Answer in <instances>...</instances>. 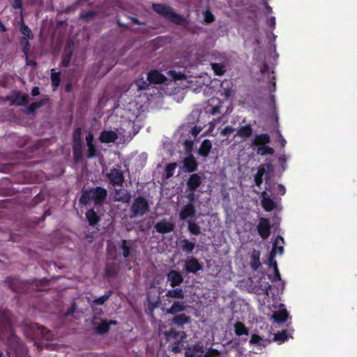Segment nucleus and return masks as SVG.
Segmentation results:
<instances>
[{
  "instance_id": "nucleus-5",
  "label": "nucleus",
  "mask_w": 357,
  "mask_h": 357,
  "mask_svg": "<svg viewBox=\"0 0 357 357\" xmlns=\"http://www.w3.org/2000/svg\"><path fill=\"white\" fill-rule=\"evenodd\" d=\"M149 211V205L147 199L142 196H139L134 199L130 208L132 217H141Z\"/></svg>"
},
{
  "instance_id": "nucleus-40",
  "label": "nucleus",
  "mask_w": 357,
  "mask_h": 357,
  "mask_svg": "<svg viewBox=\"0 0 357 357\" xmlns=\"http://www.w3.org/2000/svg\"><path fill=\"white\" fill-rule=\"evenodd\" d=\"M109 324L106 320H102L101 323L96 326V333L98 334H105L109 330Z\"/></svg>"
},
{
  "instance_id": "nucleus-37",
  "label": "nucleus",
  "mask_w": 357,
  "mask_h": 357,
  "mask_svg": "<svg viewBox=\"0 0 357 357\" xmlns=\"http://www.w3.org/2000/svg\"><path fill=\"white\" fill-rule=\"evenodd\" d=\"M270 340H264L259 335L253 334L249 341L250 344H257L259 346L266 347L267 344L270 343Z\"/></svg>"
},
{
  "instance_id": "nucleus-4",
  "label": "nucleus",
  "mask_w": 357,
  "mask_h": 357,
  "mask_svg": "<svg viewBox=\"0 0 357 357\" xmlns=\"http://www.w3.org/2000/svg\"><path fill=\"white\" fill-rule=\"evenodd\" d=\"M73 153L76 162L83 160V141L80 127L75 128L73 133Z\"/></svg>"
},
{
  "instance_id": "nucleus-2",
  "label": "nucleus",
  "mask_w": 357,
  "mask_h": 357,
  "mask_svg": "<svg viewBox=\"0 0 357 357\" xmlns=\"http://www.w3.org/2000/svg\"><path fill=\"white\" fill-rule=\"evenodd\" d=\"M4 282L14 292L25 293L30 285L37 291H43L48 285V281L45 279L28 282L21 280L19 278L9 276L6 278Z\"/></svg>"
},
{
  "instance_id": "nucleus-64",
  "label": "nucleus",
  "mask_w": 357,
  "mask_h": 357,
  "mask_svg": "<svg viewBox=\"0 0 357 357\" xmlns=\"http://www.w3.org/2000/svg\"><path fill=\"white\" fill-rule=\"evenodd\" d=\"M267 24L271 26L272 29H275V17H271L267 20Z\"/></svg>"
},
{
  "instance_id": "nucleus-59",
  "label": "nucleus",
  "mask_w": 357,
  "mask_h": 357,
  "mask_svg": "<svg viewBox=\"0 0 357 357\" xmlns=\"http://www.w3.org/2000/svg\"><path fill=\"white\" fill-rule=\"evenodd\" d=\"M277 194L284 195L286 193V188L282 184H278L276 188Z\"/></svg>"
},
{
  "instance_id": "nucleus-22",
  "label": "nucleus",
  "mask_w": 357,
  "mask_h": 357,
  "mask_svg": "<svg viewBox=\"0 0 357 357\" xmlns=\"http://www.w3.org/2000/svg\"><path fill=\"white\" fill-rule=\"evenodd\" d=\"M195 208L191 203L185 205L180 212V218L181 220H186L188 218H192L195 215Z\"/></svg>"
},
{
  "instance_id": "nucleus-21",
  "label": "nucleus",
  "mask_w": 357,
  "mask_h": 357,
  "mask_svg": "<svg viewBox=\"0 0 357 357\" xmlns=\"http://www.w3.org/2000/svg\"><path fill=\"white\" fill-rule=\"evenodd\" d=\"M212 149V143L210 139H206L202 141L198 149V154L203 157L206 158L208 156Z\"/></svg>"
},
{
  "instance_id": "nucleus-49",
  "label": "nucleus",
  "mask_w": 357,
  "mask_h": 357,
  "mask_svg": "<svg viewBox=\"0 0 357 357\" xmlns=\"http://www.w3.org/2000/svg\"><path fill=\"white\" fill-rule=\"evenodd\" d=\"M98 225H93V224H91V225H86V229H87V231H91V235H88L86 234V238H90L91 239L89 240L90 242L92 241L93 238H94V236L96 235V229H98V227H96Z\"/></svg>"
},
{
  "instance_id": "nucleus-54",
  "label": "nucleus",
  "mask_w": 357,
  "mask_h": 357,
  "mask_svg": "<svg viewBox=\"0 0 357 357\" xmlns=\"http://www.w3.org/2000/svg\"><path fill=\"white\" fill-rule=\"evenodd\" d=\"M11 5H12L13 8L15 10L20 9L21 14H22V10H23L22 0H13Z\"/></svg>"
},
{
  "instance_id": "nucleus-6",
  "label": "nucleus",
  "mask_w": 357,
  "mask_h": 357,
  "mask_svg": "<svg viewBox=\"0 0 357 357\" xmlns=\"http://www.w3.org/2000/svg\"><path fill=\"white\" fill-rule=\"evenodd\" d=\"M0 333H9L14 336L10 312L6 308L0 309Z\"/></svg>"
},
{
  "instance_id": "nucleus-32",
  "label": "nucleus",
  "mask_w": 357,
  "mask_h": 357,
  "mask_svg": "<svg viewBox=\"0 0 357 357\" xmlns=\"http://www.w3.org/2000/svg\"><path fill=\"white\" fill-rule=\"evenodd\" d=\"M20 31L23 35L22 38H27L28 39H33L34 38L31 29L24 23L22 17L20 22Z\"/></svg>"
},
{
  "instance_id": "nucleus-17",
  "label": "nucleus",
  "mask_w": 357,
  "mask_h": 357,
  "mask_svg": "<svg viewBox=\"0 0 357 357\" xmlns=\"http://www.w3.org/2000/svg\"><path fill=\"white\" fill-rule=\"evenodd\" d=\"M186 305L183 301H175L172 303L169 308L167 309L166 314L171 315H176L183 314L186 309Z\"/></svg>"
},
{
  "instance_id": "nucleus-42",
  "label": "nucleus",
  "mask_w": 357,
  "mask_h": 357,
  "mask_svg": "<svg viewBox=\"0 0 357 357\" xmlns=\"http://www.w3.org/2000/svg\"><path fill=\"white\" fill-rule=\"evenodd\" d=\"M30 39H28L27 38H20V45L22 46V51L24 53L26 59L29 57V52L30 51L31 48V44L29 43Z\"/></svg>"
},
{
  "instance_id": "nucleus-14",
  "label": "nucleus",
  "mask_w": 357,
  "mask_h": 357,
  "mask_svg": "<svg viewBox=\"0 0 357 357\" xmlns=\"http://www.w3.org/2000/svg\"><path fill=\"white\" fill-rule=\"evenodd\" d=\"M202 177L199 174L194 173L190 175L186 186L188 190L195 191L202 183Z\"/></svg>"
},
{
  "instance_id": "nucleus-43",
  "label": "nucleus",
  "mask_w": 357,
  "mask_h": 357,
  "mask_svg": "<svg viewBox=\"0 0 357 357\" xmlns=\"http://www.w3.org/2000/svg\"><path fill=\"white\" fill-rule=\"evenodd\" d=\"M211 68L215 75L221 76L226 72L225 66L222 63H214L211 64Z\"/></svg>"
},
{
  "instance_id": "nucleus-12",
  "label": "nucleus",
  "mask_w": 357,
  "mask_h": 357,
  "mask_svg": "<svg viewBox=\"0 0 357 357\" xmlns=\"http://www.w3.org/2000/svg\"><path fill=\"white\" fill-rule=\"evenodd\" d=\"M107 177L114 186H121L124 182V176L123 172L116 168L112 169L110 172L107 174Z\"/></svg>"
},
{
  "instance_id": "nucleus-52",
  "label": "nucleus",
  "mask_w": 357,
  "mask_h": 357,
  "mask_svg": "<svg viewBox=\"0 0 357 357\" xmlns=\"http://www.w3.org/2000/svg\"><path fill=\"white\" fill-rule=\"evenodd\" d=\"M235 128L231 126H227L220 131V135L223 137L227 136L229 134L233 132Z\"/></svg>"
},
{
  "instance_id": "nucleus-50",
  "label": "nucleus",
  "mask_w": 357,
  "mask_h": 357,
  "mask_svg": "<svg viewBox=\"0 0 357 357\" xmlns=\"http://www.w3.org/2000/svg\"><path fill=\"white\" fill-rule=\"evenodd\" d=\"M87 158H93L94 157L96 156V154H97V149H96V145L93 144H91V145H87Z\"/></svg>"
},
{
  "instance_id": "nucleus-39",
  "label": "nucleus",
  "mask_w": 357,
  "mask_h": 357,
  "mask_svg": "<svg viewBox=\"0 0 357 357\" xmlns=\"http://www.w3.org/2000/svg\"><path fill=\"white\" fill-rule=\"evenodd\" d=\"M61 73L60 72H56L55 69L53 68L51 70V82L52 86L56 89L57 88L61 83V78H60Z\"/></svg>"
},
{
  "instance_id": "nucleus-19",
  "label": "nucleus",
  "mask_w": 357,
  "mask_h": 357,
  "mask_svg": "<svg viewBox=\"0 0 357 357\" xmlns=\"http://www.w3.org/2000/svg\"><path fill=\"white\" fill-rule=\"evenodd\" d=\"M272 317L278 324H282L287 321L289 318V313L284 307V305H282L278 311L274 312Z\"/></svg>"
},
{
  "instance_id": "nucleus-63",
  "label": "nucleus",
  "mask_w": 357,
  "mask_h": 357,
  "mask_svg": "<svg viewBox=\"0 0 357 357\" xmlns=\"http://www.w3.org/2000/svg\"><path fill=\"white\" fill-rule=\"evenodd\" d=\"M185 357H201V354H196L195 352H194L191 349H188L185 352Z\"/></svg>"
},
{
  "instance_id": "nucleus-10",
  "label": "nucleus",
  "mask_w": 357,
  "mask_h": 357,
  "mask_svg": "<svg viewBox=\"0 0 357 357\" xmlns=\"http://www.w3.org/2000/svg\"><path fill=\"white\" fill-rule=\"evenodd\" d=\"M167 281L172 288L180 286L183 282V276L181 273L176 270L169 271L167 275Z\"/></svg>"
},
{
  "instance_id": "nucleus-62",
  "label": "nucleus",
  "mask_w": 357,
  "mask_h": 357,
  "mask_svg": "<svg viewBox=\"0 0 357 357\" xmlns=\"http://www.w3.org/2000/svg\"><path fill=\"white\" fill-rule=\"evenodd\" d=\"M158 307V302H149L148 304V308L151 311V312L153 314V312L154 309L157 308Z\"/></svg>"
},
{
  "instance_id": "nucleus-47",
  "label": "nucleus",
  "mask_w": 357,
  "mask_h": 357,
  "mask_svg": "<svg viewBox=\"0 0 357 357\" xmlns=\"http://www.w3.org/2000/svg\"><path fill=\"white\" fill-rule=\"evenodd\" d=\"M135 84L139 91L148 89L150 85L149 82L147 80H145L143 77L138 78L135 81Z\"/></svg>"
},
{
  "instance_id": "nucleus-3",
  "label": "nucleus",
  "mask_w": 357,
  "mask_h": 357,
  "mask_svg": "<svg viewBox=\"0 0 357 357\" xmlns=\"http://www.w3.org/2000/svg\"><path fill=\"white\" fill-rule=\"evenodd\" d=\"M151 8L156 13L169 20L175 24L182 26H186L188 25L186 19L183 15L175 13L173 8L169 6L164 3H152Z\"/></svg>"
},
{
  "instance_id": "nucleus-7",
  "label": "nucleus",
  "mask_w": 357,
  "mask_h": 357,
  "mask_svg": "<svg viewBox=\"0 0 357 357\" xmlns=\"http://www.w3.org/2000/svg\"><path fill=\"white\" fill-rule=\"evenodd\" d=\"M6 100L9 101L10 105L24 106L29 102V96L22 94L20 91L14 90L6 97Z\"/></svg>"
},
{
  "instance_id": "nucleus-41",
  "label": "nucleus",
  "mask_w": 357,
  "mask_h": 357,
  "mask_svg": "<svg viewBox=\"0 0 357 357\" xmlns=\"http://www.w3.org/2000/svg\"><path fill=\"white\" fill-rule=\"evenodd\" d=\"M175 225H155L156 231L161 234H166L174 230Z\"/></svg>"
},
{
  "instance_id": "nucleus-24",
  "label": "nucleus",
  "mask_w": 357,
  "mask_h": 357,
  "mask_svg": "<svg viewBox=\"0 0 357 357\" xmlns=\"http://www.w3.org/2000/svg\"><path fill=\"white\" fill-rule=\"evenodd\" d=\"M260 251L258 250H253L250 256V265L253 271H257L261 266L260 262Z\"/></svg>"
},
{
  "instance_id": "nucleus-28",
  "label": "nucleus",
  "mask_w": 357,
  "mask_h": 357,
  "mask_svg": "<svg viewBox=\"0 0 357 357\" xmlns=\"http://www.w3.org/2000/svg\"><path fill=\"white\" fill-rule=\"evenodd\" d=\"M48 102V99L43 98L39 101L32 102L26 109L25 112L28 114H33L40 107L46 105Z\"/></svg>"
},
{
  "instance_id": "nucleus-60",
  "label": "nucleus",
  "mask_w": 357,
  "mask_h": 357,
  "mask_svg": "<svg viewBox=\"0 0 357 357\" xmlns=\"http://www.w3.org/2000/svg\"><path fill=\"white\" fill-rule=\"evenodd\" d=\"M191 350L195 352L196 354H199L201 355L204 353L203 346H200L199 344H195Z\"/></svg>"
},
{
  "instance_id": "nucleus-57",
  "label": "nucleus",
  "mask_w": 357,
  "mask_h": 357,
  "mask_svg": "<svg viewBox=\"0 0 357 357\" xmlns=\"http://www.w3.org/2000/svg\"><path fill=\"white\" fill-rule=\"evenodd\" d=\"M280 280H281L280 273L279 272L278 264H275V268H274V277H273V281L276 282V281H280Z\"/></svg>"
},
{
  "instance_id": "nucleus-11",
  "label": "nucleus",
  "mask_w": 357,
  "mask_h": 357,
  "mask_svg": "<svg viewBox=\"0 0 357 357\" xmlns=\"http://www.w3.org/2000/svg\"><path fill=\"white\" fill-rule=\"evenodd\" d=\"M171 325L174 326L180 329H184V326L191 322V317L185 313L174 315L169 319Z\"/></svg>"
},
{
  "instance_id": "nucleus-45",
  "label": "nucleus",
  "mask_w": 357,
  "mask_h": 357,
  "mask_svg": "<svg viewBox=\"0 0 357 357\" xmlns=\"http://www.w3.org/2000/svg\"><path fill=\"white\" fill-rule=\"evenodd\" d=\"M274 153V149L268 146L264 145L257 148V154L260 155H273Z\"/></svg>"
},
{
  "instance_id": "nucleus-51",
  "label": "nucleus",
  "mask_w": 357,
  "mask_h": 357,
  "mask_svg": "<svg viewBox=\"0 0 357 357\" xmlns=\"http://www.w3.org/2000/svg\"><path fill=\"white\" fill-rule=\"evenodd\" d=\"M96 15V12L94 11H88L86 13H80L79 15V18L86 21V22H88L89 20L92 19L93 17H94Z\"/></svg>"
},
{
  "instance_id": "nucleus-36",
  "label": "nucleus",
  "mask_w": 357,
  "mask_h": 357,
  "mask_svg": "<svg viewBox=\"0 0 357 357\" xmlns=\"http://www.w3.org/2000/svg\"><path fill=\"white\" fill-rule=\"evenodd\" d=\"M289 337L287 330L284 329L281 332H278L274 335L273 340L278 342V344H282L287 340ZM290 337L292 338V336H290Z\"/></svg>"
},
{
  "instance_id": "nucleus-61",
  "label": "nucleus",
  "mask_w": 357,
  "mask_h": 357,
  "mask_svg": "<svg viewBox=\"0 0 357 357\" xmlns=\"http://www.w3.org/2000/svg\"><path fill=\"white\" fill-rule=\"evenodd\" d=\"M185 197L188 199L189 203H192L195 200V191H190L185 195Z\"/></svg>"
},
{
  "instance_id": "nucleus-16",
  "label": "nucleus",
  "mask_w": 357,
  "mask_h": 357,
  "mask_svg": "<svg viewBox=\"0 0 357 357\" xmlns=\"http://www.w3.org/2000/svg\"><path fill=\"white\" fill-rule=\"evenodd\" d=\"M284 238L278 235L273 243V248L271 251V259L275 258V255L277 254L282 255L284 252Z\"/></svg>"
},
{
  "instance_id": "nucleus-46",
  "label": "nucleus",
  "mask_w": 357,
  "mask_h": 357,
  "mask_svg": "<svg viewBox=\"0 0 357 357\" xmlns=\"http://www.w3.org/2000/svg\"><path fill=\"white\" fill-rule=\"evenodd\" d=\"M112 291L109 290L107 291L103 296L95 299L93 301V303L97 305H103L106 301L112 296Z\"/></svg>"
},
{
  "instance_id": "nucleus-30",
  "label": "nucleus",
  "mask_w": 357,
  "mask_h": 357,
  "mask_svg": "<svg viewBox=\"0 0 357 357\" xmlns=\"http://www.w3.org/2000/svg\"><path fill=\"white\" fill-rule=\"evenodd\" d=\"M234 333L237 336L248 335L249 330L241 321H237L234 325Z\"/></svg>"
},
{
  "instance_id": "nucleus-44",
  "label": "nucleus",
  "mask_w": 357,
  "mask_h": 357,
  "mask_svg": "<svg viewBox=\"0 0 357 357\" xmlns=\"http://www.w3.org/2000/svg\"><path fill=\"white\" fill-rule=\"evenodd\" d=\"M176 167V162H171L166 165L165 169L166 178H169L174 176V171Z\"/></svg>"
},
{
  "instance_id": "nucleus-33",
  "label": "nucleus",
  "mask_w": 357,
  "mask_h": 357,
  "mask_svg": "<svg viewBox=\"0 0 357 357\" xmlns=\"http://www.w3.org/2000/svg\"><path fill=\"white\" fill-rule=\"evenodd\" d=\"M272 225H257V231L263 239L268 238Z\"/></svg>"
},
{
  "instance_id": "nucleus-27",
  "label": "nucleus",
  "mask_w": 357,
  "mask_h": 357,
  "mask_svg": "<svg viewBox=\"0 0 357 357\" xmlns=\"http://www.w3.org/2000/svg\"><path fill=\"white\" fill-rule=\"evenodd\" d=\"M131 199L130 193L124 188L116 190V199L119 202L128 203Z\"/></svg>"
},
{
  "instance_id": "nucleus-38",
  "label": "nucleus",
  "mask_w": 357,
  "mask_h": 357,
  "mask_svg": "<svg viewBox=\"0 0 357 357\" xmlns=\"http://www.w3.org/2000/svg\"><path fill=\"white\" fill-rule=\"evenodd\" d=\"M86 217L88 220V223H98L100 220V216L98 213L95 211L94 208H90L86 213Z\"/></svg>"
},
{
  "instance_id": "nucleus-8",
  "label": "nucleus",
  "mask_w": 357,
  "mask_h": 357,
  "mask_svg": "<svg viewBox=\"0 0 357 357\" xmlns=\"http://www.w3.org/2000/svg\"><path fill=\"white\" fill-rule=\"evenodd\" d=\"M183 270L186 273L196 274L198 271L202 270V265L197 258L190 256L185 260Z\"/></svg>"
},
{
  "instance_id": "nucleus-55",
  "label": "nucleus",
  "mask_w": 357,
  "mask_h": 357,
  "mask_svg": "<svg viewBox=\"0 0 357 357\" xmlns=\"http://www.w3.org/2000/svg\"><path fill=\"white\" fill-rule=\"evenodd\" d=\"M204 20L206 23L210 24L214 22L215 17L211 12L207 10L204 13Z\"/></svg>"
},
{
  "instance_id": "nucleus-20",
  "label": "nucleus",
  "mask_w": 357,
  "mask_h": 357,
  "mask_svg": "<svg viewBox=\"0 0 357 357\" xmlns=\"http://www.w3.org/2000/svg\"><path fill=\"white\" fill-rule=\"evenodd\" d=\"M117 139L118 135L112 130H103L99 136V140L102 143L114 142Z\"/></svg>"
},
{
  "instance_id": "nucleus-23",
  "label": "nucleus",
  "mask_w": 357,
  "mask_h": 357,
  "mask_svg": "<svg viewBox=\"0 0 357 357\" xmlns=\"http://www.w3.org/2000/svg\"><path fill=\"white\" fill-rule=\"evenodd\" d=\"M253 134V129L250 124H246L240 126L236 132L235 136L239 137L243 139H248Z\"/></svg>"
},
{
  "instance_id": "nucleus-58",
  "label": "nucleus",
  "mask_w": 357,
  "mask_h": 357,
  "mask_svg": "<svg viewBox=\"0 0 357 357\" xmlns=\"http://www.w3.org/2000/svg\"><path fill=\"white\" fill-rule=\"evenodd\" d=\"M75 310H76V303L75 302H73L72 303V305L70 306V307H69L68 309V310L66 312L65 317H69V316L72 315L75 312Z\"/></svg>"
},
{
  "instance_id": "nucleus-13",
  "label": "nucleus",
  "mask_w": 357,
  "mask_h": 357,
  "mask_svg": "<svg viewBox=\"0 0 357 357\" xmlns=\"http://www.w3.org/2000/svg\"><path fill=\"white\" fill-rule=\"evenodd\" d=\"M184 171L188 173H194L198 169V162L192 154L185 157L183 160Z\"/></svg>"
},
{
  "instance_id": "nucleus-25",
  "label": "nucleus",
  "mask_w": 357,
  "mask_h": 357,
  "mask_svg": "<svg viewBox=\"0 0 357 357\" xmlns=\"http://www.w3.org/2000/svg\"><path fill=\"white\" fill-rule=\"evenodd\" d=\"M165 296L171 298L183 299L185 298V291L181 288H172L165 293Z\"/></svg>"
},
{
  "instance_id": "nucleus-9",
  "label": "nucleus",
  "mask_w": 357,
  "mask_h": 357,
  "mask_svg": "<svg viewBox=\"0 0 357 357\" xmlns=\"http://www.w3.org/2000/svg\"><path fill=\"white\" fill-rule=\"evenodd\" d=\"M163 335L167 341L173 340L176 344H180L186 336L184 331H178L173 327L169 331H165Z\"/></svg>"
},
{
  "instance_id": "nucleus-1",
  "label": "nucleus",
  "mask_w": 357,
  "mask_h": 357,
  "mask_svg": "<svg viewBox=\"0 0 357 357\" xmlns=\"http://www.w3.org/2000/svg\"><path fill=\"white\" fill-rule=\"evenodd\" d=\"M107 197V191L105 188L97 186L89 189H82L79 199V203L82 206H87L91 202L97 208H101Z\"/></svg>"
},
{
  "instance_id": "nucleus-35",
  "label": "nucleus",
  "mask_w": 357,
  "mask_h": 357,
  "mask_svg": "<svg viewBox=\"0 0 357 357\" xmlns=\"http://www.w3.org/2000/svg\"><path fill=\"white\" fill-rule=\"evenodd\" d=\"M181 250L187 254L191 253L195 247V243L188 239L181 240L180 242Z\"/></svg>"
},
{
  "instance_id": "nucleus-29",
  "label": "nucleus",
  "mask_w": 357,
  "mask_h": 357,
  "mask_svg": "<svg viewBox=\"0 0 357 357\" xmlns=\"http://www.w3.org/2000/svg\"><path fill=\"white\" fill-rule=\"evenodd\" d=\"M123 251V256L124 258H128L130 255V251L133 248V242L132 241L122 240L121 245L120 246Z\"/></svg>"
},
{
  "instance_id": "nucleus-48",
  "label": "nucleus",
  "mask_w": 357,
  "mask_h": 357,
  "mask_svg": "<svg viewBox=\"0 0 357 357\" xmlns=\"http://www.w3.org/2000/svg\"><path fill=\"white\" fill-rule=\"evenodd\" d=\"M72 56H73L72 51L66 52L65 54L62 57V60H61L60 66L63 68H67L70 64Z\"/></svg>"
},
{
  "instance_id": "nucleus-26",
  "label": "nucleus",
  "mask_w": 357,
  "mask_h": 357,
  "mask_svg": "<svg viewBox=\"0 0 357 357\" xmlns=\"http://www.w3.org/2000/svg\"><path fill=\"white\" fill-rule=\"evenodd\" d=\"M265 195L266 192H264L262 194L263 197L261 199L262 207L266 211H271L276 208L277 204L273 199H271L270 197H265Z\"/></svg>"
},
{
  "instance_id": "nucleus-56",
  "label": "nucleus",
  "mask_w": 357,
  "mask_h": 357,
  "mask_svg": "<svg viewBox=\"0 0 357 357\" xmlns=\"http://www.w3.org/2000/svg\"><path fill=\"white\" fill-rule=\"evenodd\" d=\"M219 355V351L215 349H208L204 355L203 357H216Z\"/></svg>"
},
{
  "instance_id": "nucleus-15",
  "label": "nucleus",
  "mask_w": 357,
  "mask_h": 357,
  "mask_svg": "<svg viewBox=\"0 0 357 357\" xmlns=\"http://www.w3.org/2000/svg\"><path fill=\"white\" fill-rule=\"evenodd\" d=\"M166 80V77L158 70H151L147 73V81L149 84H163Z\"/></svg>"
},
{
  "instance_id": "nucleus-34",
  "label": "nucleus",
  "mask_w": 357,
  "mask_h": 357,
  "mask_svg": "<svg viewBox=\"0 0 357 357\" xmlns=\"http://www.w3.org/2000/svg\"><path fill=\"white\" fill-rule=\"evenodd\" d=\"M119 268L115 264H107L105 268V278H111L118 275Z\"/></svg>"
},
{
  "instance_id": "nucleus-53",
  "label": "nucleus",
  "mask_w": 357,
  "mask_h": 357,
  "mask_svg": "<svg viewBox=\"0 0 357 357\" xmlns=\"http://www.w3.org/2000/svg\"><path fill=\"white\" fill-rule=\"evenodd\" d=\"M188 230L194 235H197L200 233V227L199 225H188Z\"/></svg>"
},
{
  "instance_id": "nucleus-31",
  "label": "nucleus",
  "mask_w": 357,
  "mask_h": 357,
  "mask_svg": "<svg viewBox=\"0 0 357 357\" xmlns=\"http://www.w3.org/2000/svg\"><path fill=\"white\" fill-rule=\"evenodd\" d=\"M266 173L265 165H260L257 168V172L254 177L255 183L257 187H260L263 182V176Z\"/></svg>"
},
{
  "instance_id": "nucleus-18",
  "label": "nucleus",
  "mask_w": 357,
  "mask_h": 357,
  "mask_svg": "<svg viewBox=\"0 0 357 357\" xmlns=\"http://www.w3.org/2000/svg\"><path fill=\"white\" fill-rule=\"evenodd\" d=\"M271 142V138L268 134L267 133H261L257 135L255 138L252 139L250 146L254 147H261L266 144H268Z\"/></svg>"
}]
</instances>
